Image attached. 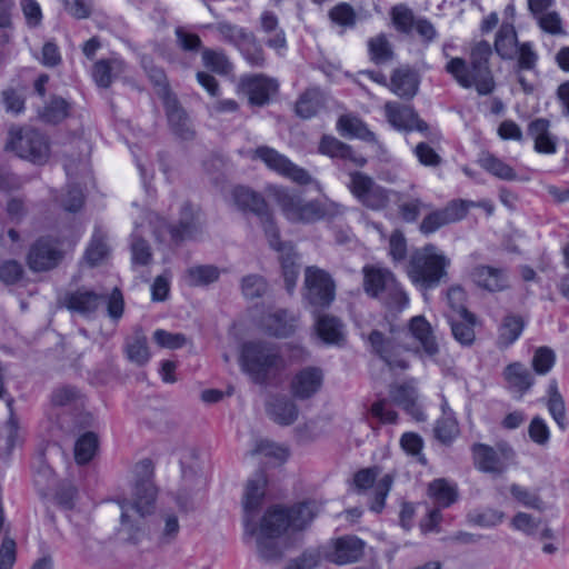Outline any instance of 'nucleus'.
Returning a JSON list of instances; mask_svg holds the SVG:
<instances>
[{"instance_id": "1", "label": "nucleus", "mask_w": 569, "mask_h": 569, "mask_svg": "<svg viewBox=\"0 0 569 569\" xmlns=\"http://www.w3.org/2000/svg\"><path fill=\"white\" fill-rule=\"evenodd\" d=\"M266 486L263 471H258L247 482L243 500L246 531L256 536L258 553L262 559L277 560L292 546L291 536L305 530L317 517L320 507L316 501H305L289 508L272 506L256 527L250 523L249 515L259 508Z\"/></svg>"}, {"instance_id": "2", "label": "nucleus", "mask_w": 569, "mask_h": 569, "mask_svg": "<svg viewBox=\"0 0 569 569\" xmlns=\"http://www.w3.org/2000/svg\"><path fill=\"white\" fill-rule=\"evenodd\" d=\"M231 197L239 210L250 211L259 218L270 247L279 252L286 289L291 293L300 272L299 258L291 243L280 241L278 227L264 198L244 186L234 187Z\"/></svg>"}, {"instance_id": "3", "label": "nucleus", "mask_w": 569, "mask_h": 569, "mask_svg": "<svg viewBox=\"0 0 569 569\" xmlns=\"http://www.w3.org/2000/svg\"><path fill=\"white\" fill-rule=\"evenodd\" d=\"M451 44L445 43L442 54L448 59L445 71L463 89H475L479 96H489L497 88L490 59L492 48L486 40L477 41L469 52V60L461 57H450Z\"/></svg>"}, {"instance_id": "4", "label": "nucleus", "mask_w": 569, "mask_h": 569, "mask_svg": "<svg viewBox=\"0 0 569 569\" xmlns=\"http://www.w3.org/2000/svg\"><path fill=\"white\" fill-rule=\"evenodd\" d=\"M239 365L249 379L260 386H268L280 378L286 360L280 348L264 340L247 341L241 346Z\"/></svg>"}, {"instance_id": "5", "label": "nucleus", "mask_w": 569, "mask_h": 569, "mask_svg": "<svg viewBox=\"0 0 569 569\" xmlns=\"http://www.w3.org/2000/svg\"><path fill=\"white\" fill-rule=\"evenodd\" d=\"M273 198L287 220L295 223H315L345 213L346 208L328 198L306 200L283 188L273 189Z\"/></svg>"}, {"instance_id": "6", "label": "nucleus", "mask_w": 569, "mask_h": 569, "mask_svg": "<svg viewBox=\"0 0 569 569\" xmlns=\"http://www.w3.org/2000/svg\"><path fill=\"white\" fill-rule=\"evenodd\" d=\"M137 481L133 491L132 502L126 500L120 502L121 525L127 532L128 539L137 543L144 535L140 526H136L130 521L129 510H134L140 517H144L152 512L157 497V489L152 481L153 466L151 460L144 459L136 466Z\"/></svg>"}, {"instance_id": "7", "label": "nucleus", "mask_w": 569, "mask_h": 569, "mask_svg": "<svg viewBox=\"0 0 569 569\" xmlns=\"http://www.w3.org/2000/svg\"><path fill=\"white\" fill-rule=\"evenodd\" d=\"M450 260L433 244H426L415 250L407 266V274L411 282L421 290L438 287L447 277Z\"/></svg>"}, {"instance_id": "8", "label": "nucleus", "mask_w": 569, "mask_h": 569, "mask_svg": "<svg viewBox=\"0 0 569 569\" xmlns=\"http://www.w3.org/2000/svg\"><path fill=\"white\" fill-rule=\"evenodd\" d=\"M363 289L367 295L380 300L389 308L402 309L408 302V296L397 281L395 274L381 267H363Z\"/></svg>"}, {"instance_id": "9", "label": "nucleus", "mask_w": 569, "mask_h": 569, "mask_svg": "<svg viewBox=\"0 0 569 569\" xmlns=\"http://www.w3.org/2000/svg\"><path fill=\"white\" fill-rule=\"evenodd\" d=\"M7 147L20 158L38 164L47 162L50 154L48 139L41 132L30 128L10 131Z\"/></svg>"}, {"instance_id": "10", "label": "nucleus", "mask_w": 569, "mask_h": 569, "mask_svg": "<svg viewBox=\"0 0 569 569\" xmlns=\"http://www.w3.org/2000/svg\"><path fill=\"white\" fill-rule=\"evenodd\" d=\"M471 450L476 468L495 476L503 473L516 457L512 447L505 441L498 442L495 447L475 443Z\"/></svg>"}, {"instance_id": "11", "label": "nucleus", "mask_w": 569, "mask_h": 569, "mask_svg": "<svg viewBox=\"0 0 569 569\" xmlns=\"http://www.w3.org/2000/svg\"><path fill=\"white\" fill-rule=\"evenodd\" d=\"M348 187L350 192L366 208L375 211L387 208L390 202V191L369 177L368 174L355 171L350 174Z\"/></svg>"}, {"instance_id": "12", "label": "nucleus", "mask_w": 569, "mask_h": 569, "mask_svg": "<svg viewBox=\"0 0 569 569\" xmlns=\"http://www.w3.org/2000/svg\"><path fill=\"white\" fill-rule=\"evenodd\" d=\"M63 258L64 250L58 239L41 237L30 247L27 262L32 271L41 272L57 268Z\"/></svg>"}, {"instance_id": "13", "label": "nucleus", "mask_w": 569, "mask_h": 569, "mask_svg": "<svg viewBox=\"0 0 569 569\" xmlns=\"http://www.w3.org/2000/svg\"><path fill=\"white\" fill-rule=\"evenodd\" d=\"M252 159L261 160L270 170L289 178L299 184H309L312 181L308 171L296 166L286 156L279 153L273 148L267 146L258 147L253 151Z\"/></svg>"}, {"instance_id": "14", "label": "nucleus", "mask_w": 569, "mask_h": 569, "mask_svg": "<svg viewBox=\"0 0 569 569\" xmlns=\"http://www.w3.org/2000/svg\"><path fill=\"white\" fill-rule=\"evenodd\" d=\"M305 286L307 300L317 307H328L335 299L336 286L331 276L318 268L308 267L305 271Z\"/></svg>"}, {"instance_id": "15", "label": "nucleus", "mask_w": 569, "mask_h": 569, "mask_svg": "<svg viewBox=\"0 0 569 569\" xmlns=\"http://www.w3.org/2000/svg\"><path fill=\"white\" fill-rule=\"evenodd\" d=\"M388 123L402 132L418 131L429 137V126L422 120L411 104L387 101L383 106Z\"/></svg>"}, {"instance_id": "16", "label": "nucleus", "mask_w": 569, "mask_h": 569, "mask_svg": "<svg viewBox=\"0 0 569 569\" xmlns=\"http://www.w3.org/2000/svg\"><path fill=\"white\" fill-rule=\"evenodd\" d=\"M378 472L379 469L377 467L361 469L356 472L353 483L360 491L367 490L371 487L375 488V496L370 505V509L379 513L385 508V501L391 490L393 477L391 475H385L376 482Z\"/></svg>"}, {"instance_id": "17", "label": "nucleus", "mask_w": 569, "mask_h": 569, "mask_svg": "<svg viewBox=\"0 0 569 569\" xmlns=\"http://www.w3.org/2000/svg\"><path fill=\"white\" fill-rule=\"evenodd\" d=\"M368 342L371 352L377 355L390 369L406 370L409 368V362L403 356V348L393 338L372 330L368 336Z\"/></svg>"}, {"instance_id": "18", "label": "nucleus", "mask_w": 569, "mask_h": 569, "mask_svg": "<svg viewBox=\"0 0 569 569\" xmlns=\"http://www.w3.org/2000/svg\"><path fill=\"white\" fill-rule=\"evenodd\" d=\"M106 298L107 295L81 287L64 292L59 303L71 312L89 318L106 302Z\"/></svg>"}, {"instance_id": "19", "label": "nucleus", "mask_w": 569, "mask_h": 569, "mask_svg": "<svg viewBox=\"0 0 569 569\" xmlns=\"http://www.w3.org/2000/svg\"><path fill=\"white\" fill-rule=\"evenodd\" d=\"M298 313L288 309L269 310L260 320L264 332L276 338H287L298 328Z\"/></svg>"}, {"instance_id": "20", "label": "nucleus", "mask_w": 569, "mask_h": 569, "mask_svg": "<svg viewBox=\"0 0 569 569\" xmlns=\"http://www.w3.org/2000/svg\"><path fill=\"white\" fill-rule=\"evenodd\" d=\"M240 86L249 102L258 107L269 103L271 96L278 90V82L264 74L244 76L240 79Z\"/></svg>"}, {"instance_id": "21", "label": "nucleus", "mask_w": 569, "mask_h": 569, "mask_svg": "<svg viewBox=\"0 0 569 569\" xmlns=\"http://www.w3.org/2000/svg\"><path fill=\"white\" fill-rule=\"evenodd\" d=\"M163 106L168 118L169 126L173 133L182 140H191L196 136L189 116L180 106L176 96L166 92L163 96Z\"/></svg>"}, {"instance_id": "22", "label": "nucleus", "mask_w": 569, "mask_h": 569, "mask_svg": "<svg viewBox=\"0 0 569 569\" xmlns=\"http://www.w3.org/2000/svg\"><path fill=\"white\" fill-rule=\"evenodd\" d=\"M420 87L419 73L409 66L396 68L390 76L388 89L405 101L412 100Z\"/></svg>"}, {"instance_id": "23", "label": "nucleus", "mask_w": 569, "mask_h": 569, "mask_svg": "<svg viewBox=\"0 0 569 569\" xmlns=\"http://www.w3.org/2000/svg\"><path fill=\"white\" fill-rule=\"evenodd\" d=\"M365 549V542L356 536H343L332 542L327 558L337 565H348L358 561Z\"/></svg>"}, {"instance_id": "24", "label": "nucleus", "mask_w": 569, "mask_h": 569, "mask_svg": "<svg viewBox=\"0 0 569 569\" xmlns=\"http://www.w3.org/2000/svg\"><path fill=\"white\" fill-rule=\"evenodd\" d=\"M322 382V371L316 367H307L295 375L290 383V390L295 398L306 400L320 390Z\"/></svg>"}, {"instance_id": "25", "label": "nucleus", "mask_w": 569, "mask_h": 569, "mask_svg": "<svg viewBox=\"0 0 569 569\" xmlns=\"http://www.w3.org/2000/svg\"><path fill=\"white\" fill-rule=\"evenodd\" d=\"M409 332L423 355L435 360L440 352V346L430 322L423 316H416L409 322Z\"/></svg>"}, {"instance_id": "26", "label": "nucleus", "mask_w": 569, "mask_h": 569, "mask_svg": "<svg viewBox=\"0 0 569 569\" xmlns=\"http://www.w3.org/2000/svg\"><path fill=\"white\" fill-rule=\"evenodd\" d=\"M470 277L479 288L489 292L503 291L509 287L507 270L503 268L479 264L472 269Z\"/></svg>"}, {"instance_id": "27", "label": "nucleus", "mask_w": 569, "mask_h": 569, "mask_svg": "<svg viewBox=\"0 0 569 569\" xmlns=\"http://www.w3.org/2000/svg\"><path fill=\"white\" fill-rule=\"evenodd\" d=\"M528 136L533 139L535 151L538 153L553 154L557 152L558 139L550 132V121L537 118L528 124Z\"/></svg>"}, {"instance_id": "28", "label": "nucleus", "mask_w": 569, "mask_h": 569, "mask_svg": "<svg viewBox=\"0 0 569 569\" xmlns=\"http://www.w3.org/2000/svg\"><path fill=\"white\" fill-rule=\"evenodd\" d=\"M200 213L191 204L186 203L180 211V219L177 226H167L170 239L179 242L184 238L193 237L200 229Z\"/></svg>"}, {"instance_id": "29", "label": "nucleus", "mask_w": 569, "mask_h": 569, "mask_svg": "<svg viewBox=\"0 0 569 569\" xmlns=\"http://www.w3.org/2000/svg\"><path fill=\"white\" fill-rule=\"evenodd\" d=\"M319 152L330 158L350 161L357 167H363L367 159L355 152L352 148L332 136H323L319 143Z\"/></svg>"}, {"instance_id": "30", "label": "nucleus", "mask_w": 569, "mask_h": 569, "mask_svg": "<svg viewBox=\"0 0 569 569\" xmlns=\"http://www.w3.org/2000/svg\"><path fill=\"white\" fill-rule=\"evenodd\" d=\"M267 413L281 426H290L297 419L299 410L297 405L287 396H274L267 402Z\"/></svg>"}, {"instance_id": "31", "label": "nucleus", "mask_w": 569, "mask_h": 569, "mask_svg": "<svg viewBox=\"0 0 569 569\" xmlns=\"http://www.w3.org/2000/svg\"><path fill=\"white\" fill-rule=\"evenodd\" d=\"M503 379L511 391L525 395L535 383L531 371L521 362L508 365L502 372Z\"/></svg>"}, {"instance_id": "32", "label": "nucleus", "mask_w": 569, "mask_h": 569, "mask_svg": "<svg viewBox=\"0 0 569 569\" xmlns=\"http://www.w3.org/2000/svg\"><path fill=\"white\" fill-rule=\"evenodd\" d=\"M126 69L123 60L118 58L98 60L92 67V78L101 88H108Z\"/></svg>"}, {"instance_id": "33", "label": "nucleus", "mask_w": 569, "mask_h": 569, "mask_svg": "<svg viewBox=\"0 0 569 569\" xmlns=\"http://www.w3.org/2000/svg\"><path fill=\"white\" fill-rule=\"evenodd\" d=\"M519 41L517 31L511 23H502L496 34L495 50L502 60H513L517 57Z\"/></svg>"}, {"instance_id": "34", "label": "nucleus", "mask_w": 569, "mask_h": 569, "mask_svg": "<svg viewBox=\"0 0 569 569\" xmlns=\"http://www.w3.org/2000/svg\"><path fill=\"white\" fill-rule=\"evenodd\" d=\"M337 130L342 137L358 138L367 142H376V134L358 117L345 114L338 119Z\"/></svg>"}, {"instance_id": "35", "label": "nucleus", "mask_w": 569, "mask_h": 569, "mask_svg": "<svg viewBox=\"0 0 569 569\" xmlns=\"http://www.w3.org/2000/svg\"><path fill=\"white\" fill-rule=\"evenodd\" d=\"M124 352L127 358L137 366H144L149 361L151 355L147 337L141 329H137L126 339Z\"/></svg>"}, {"instance_id": "36", "label": "nucleus", "mask_w": 569, "mask_h": 569, "mask_svg": "<svg viewBox=\"0 0 569 569\" xmlns=\"http://www.w3.org/2000/svg\"><path fill=\"white\" fill-rule=\"evenodd\" d=\"M525 326V320L520 316H506L498 330L497 346L500 349L510 347L519 339Z\"/></svg>"}, {"instance_id": "37", "label": "nucleus", "mask_w": 569, "mask_h": 569, "mask_svg": "<svg viewBox=\"0 0 569 569\" xmlns=\"http://www.w3.org/2000/svg\"><path fill=\"white\" fill-rule=\"evenodd\" d=\"M260 27L268 38L266 43L272 49L286 48L287 41L283 30L279 27L278 18L270 11H264L260 17Z\"/></svg>"}, {"instance_id": "38", "label": "nucleus", "mask_w": 569, "mask_h": 569, "mask_svg": "<svg viewBox=\"0 0 569 569\" xmlns=\"http://www.w3.org/2000/svg\"><path fill=\"white\" fill-rule=\"evenodd\" d=\"M207 28L214 30L219 34L221 41L233 46L237 48V50L251 34V31L248 29L228 21H220L216 24H209Z\"/></svg>"}, {"instance_id": "39", "label": "nucleus", "mask_w": 569, "mask_h": 569, "mask_svg": "<svg viewBox=\"0 0 569 569\" xmlns=\"http://www.w3.org/2000/svg\"><path fill=\"white\" fill-rule=\"evenodd\" d=\"M244 61L252 68H264L267 58L264 50L253 32L238 49Z\"/></svg>"}, {"instance_id": "40", "label": "nucleus", "mask_w": 569, "mask_h": 569, "mask_svg": "<svg viewBox=\"0 0 569 569\" xmlns=\"http://www.w3.org/2000/svg\"><path fill=\"white\" fill-rule=\"evenodd\" d=\"M323 106L322 93L318 89H308L296 102V113L303 119L316 116Z\"/></svg>"}, {"instance_id": "41", "label": "nucleus", "mask_w": 569, "mask_h": 569, "mask_svg": "<svg viewBox=\"0 0 569 569\" xmlns=\"http://www.w3.org/2000/svg\"><path fill=\"white\" fill-rule=\"evenodd\" d=\"M547 393H548L547 407H548L549 413L551 415V417L553 418V420L556 421L558 427L561 430H565L567 427L566 407H565L563 398H562L561 393L559 392L558 383L555 379L550 380V382L548 385Z\"/></svg>"}, {"instance_id": "42", "label": "nucleus", "mask_w": 569, "mask_h": 569, "mask_svg": "<svg viewBox=\"0 0 569 569\" xmlns=\"http://www.w3.org/2000/svg\"><path fill=\"white\" fill-rule=\"evenodd\" d=\"M511 526L513 529L519 530L527 536H535L537 533H540V539H547L552 537L551 530L547 527H543L541 531H539L541 520L526 512L516 513L511 520Z\"/></svg>"}, {"instance_id": "43", "label": "nucleus", "mask_w": 569, "mask_h": 569, "mask_svg": "<svg viewBox=\"0 0 569 569\" xmlns=\"http://www.w3.org/2000/svg\"><path fill=\"white\" fill-rule=\"evenodd\" d=\"M429 493L440 508H447L456 502L458 489L445 479H436L429 485Z\"/></svg>"}, {"instance_id": "44", "label": "nucleus", "mask_w": 569, "mask_h": 569, "mask_svg": "<svg viewBox=\"0 0 569 569\" xmlns=\"http://www.w3.org/2000/svg\"><path fill=\"white\" fill-rule=\"evenodd\" d=\"M459 426L453 412H446L435 423V438L442 445H450L459 436Z\"/></svg>"}, {"instance_id": "45", "label": "nucleus", "mask_w": 569, "mask_h": 569, "mask_svg": "<svg viewBox=\"0 0 569 569\" xmlns=\"http://www.w3.org/2000/svg\"><path fill=\"white\" fill-rule=\"evenodd\" d=\"M342 325L340 320L333 316L323 315L317 320V332L318 336L326 343L338 345L342 340Z\"/></svg>"}, {"instance_id": "46", "label": "nucleus", "mask_w": 569, "mask_h": 569, "mask_svg": "<svg viewBox=\"0 0 569 569\" xmlns=\"http://www.w3.org/2000/svg\"><path fill=\"white\" fill-rule=\"evenodd\" d=\"M51 402L54 407H68L78 410L83 407V396L78 389L70 386L57 388L51 395Z\"/></svg>"}, {"instance_id": "47", "label": "nucleus", "mask_w": 569, "mask_h": 569, "mask_svg": "<svg viewBox=\"0 0 569 569\" xmlns=\"http://www.w3.org/2000/svg\"><path fill=\"white\" fill-rule=\"evenodd\" d=\"M480 166L492 176L507 181L517 179L516 171L507 163L491 153H485L479 158Z\"/></svg>"}, {"instance_id": "48", "label": "nucleus", "mask_w": 569, "mask_h": 569, "mask_svg": "<svg viewBox=\"0 0 569 569\" xmlns=\"http://www.w3.org/2000/svg\"><path fill=\"white\" fill-rule=\"evenodd\" d=\"M202 62L206 68L219 74H228L233 66L224 51L203 49L201 52Z\"/></svg>"}, {"instance_id": "49", "label": "nucleus", "mask_w": 569, "mask_h": 569, "mask_svg": "<svg viewBox=\"0 0 569 569\" xmlns=\"http://www.w3.org/2000/svg\"><path fill=\"white\" fill-rule=\"evenodd\" d=\"M98 449V438L93 432L83 433L74 445V459L77 463H88Z\"/></svg>"}, {"instance_id": "50", "label": "nucleus", "mask_w": 569, "mask_h": 569, "mask_svg": "<svg viewBox=\"0 0 569 569\" xmlns=\"http://www.w3.org/2000/svg\"><path fill=\"white\" fill-rule=\"evenodd\" d=\"M69 112V103L60 98H52L39 112L41 120L48 123H58L62 121Z\"/></svg>"}, {"instance_id": "51", "label": "nucleus", "mask_w": 569, "mask_h": 569, "mask_svg": "<svg viewBox=\"0 0 569 569\" xmlns=\"http://www.w3.org/2000/svg\"><path fill=\"white\" fill-rule=\"evenodd\" d=\"M451 332L453 338L462 346H471L476 339V333L473 330V326L476 323V317L473 319H463L455 320L453 318L449 319Z\"/></svg>"}, {"instance_id": "52", "label": "nucleus", "mask_w": 569, "mask_h": 569, "mask_svg": "<svg viewBox=\"0 0 569 569\" xmlns=\"http://www.w3.org/2000/svg\"><path fill=\"white\" fill-rule=\"evenodd\" d=\"M391 20L395 28L401 32L409 34L413 30V26L416 23V19L412 10L403 4L399 3L391 8L390 11Z\"/></svg>"}, {"instance_id": "53", "label": "nucleus", "mask_w": 569, "mask_h": 569, "mask_svg": "<svg viewBox=\"0 0 569 569\" xmlns=\"http://www.w3.org/2000/svg\"><path fill=\"white\" fill-rule=\"evenodd\" d=\"M368 49L371 60L377 63H386L392 59L393 51L385 34H378L368 41Z\"/></svg>"}, {"instance_id": "54", "label": "nucleus", "mask_w": 569, "mask_h": 569, "mask_svg": "<svg viewBox=\"0 0 569 569\" xmlns=\"http://www.w3.org/2000/svg\"><path fill=\"white\" fill-rule=\"evenodd\" d=\"M219 269L214 266H196L187 271V281L190 286H207L219 279Z\"/></svg>"}, {"instance_id": "55", "label": "nucleus", "mask_w": 569, "mask_h": 569, "mask_svg": "<svg viewBox=\"0 0 569 569\" xmlns=\"http://www.w3.org/2000/svg\"><path fill=\"white\" fill-rule=\"evenodd\" d=\"M412 151L419 163L423 167L437 168L442 163V157L438 149L429 142L422 141L417 143Z\"/></svg>"}, {"instance_id": "56", "label": "nucleus", "mask_w": 569, "mask_h": 569, "mask_svg": "<svg viewBox=\"0 0 569 569\" xmlns=\"http://www.w3.org/2000/svg\"><path fill=\"white\" fill-rule=\"evenodd\" d=\"M322 561V555L319 549L310 548L300 556L291 559L284 569H317Z\"/></svg>"}, {"instance_id": "57", "label": "nucleus", "mask_w": 569, "mask_h": 569, "mask_svg": "<svg viewBox=\"0 0 569 569\" xmlns=\"http://www.w3.org/2000/svg\"><path fill=\"white\" fill-rule=\"evenodd\" d=\"M556 362V355L549 347H539L536 349L531 366L537 375H547Z\"/></svg>"}, {"instance_id": "58", "label": "nucleus", "mask_w": 569, "mask_h": 569, "mask_svg": "<svg viewBox=\"0 0 569 569\" xmlns=\"http://www.w3.org/2000/svg\"><path fill=\"white\" fill-rule=\"evenodd\" d=\"M131 258L133 264L140 266H147L152 260L149 243L137 233H133L131 238Z\"/></svg>"}, {"instance_id": "59", "label": "nucleus", "mask_w": 569, "mask_h": 569, "mask_svg": "<svg viewBox=\"0 0 569 569\" xmlns=\"http://www.w3.org/2000/svg\"><path fill=\"white\" fill-rule=\"evenodd\" d=\"M466 292L459 286H453L447 291L448 306L457 312L460 318L473 319V313L469 312L465 307Z\"/></svg>"}, {"instance_id": "60", "label": "nucleus", "mask_w": 569, "mask_h": 569, "mask_svg": "<svg viewBox=\"0 0 569 569\" xmlns=\"http://www.w3.org/2000/svg\"><path fill=\"white\" fill-rule=\"evenodd\" d=\"M510 493L519 503H521L526 508H531L536 510H542L543 508V502L539 495L533 491H530L525 487L513 483L510 487Z\"/></svg>"}, {"instance_id": "61", "label": "nucleus", "mask_w": 569, "mask_h": 569, "mask_svg": "<svg viewBox=\"0 0 569 569\" xmlns=\"http://www.w3.org/2000/svg\"><path fill=\"white\" fill-rule=\"evenodd\" d=\"M329 17L332 22L342 28H352L356 24L357 19L353 8L346 2L333 7L329 12Z\"/></svg>"}, {"instance_id": "62", "label": "nucleus", "mask_w": 569, "mask_h": 569, "mask_svg": "<svg viewBox=\"0 0 569 569\" xmlns=\"http://www.w3.org/2000/svg\"><path fill=\"white\" fill-rule=\"evenodd\" d=\"M108 252V246L104 240V236L100 232H96L92 240L86 251V259L91 266H96L102 261Z\"/></svg>"}, {"instance_id": "63", "label": "nucleus", "mask_w": 569, "mask_h": 569, "mask_svg": "<svg viewBox=\"0 0 569 569\" xmlns=\"http://www.w3.org/2000/svg\"><path fill=\"white\" fill-rule=\"evenodd\" d=\"M503 518L505 513L502 511L490 508L469 515V519L472 523L485 528L498 526L502 522Z\"/></svg>"}, {"instance_id": "64", "label": "nucleus", "mask_w": 569, "mask_h": 569, "mask_svg": "<svg viewBox=\"0 0 569 569\" xmlns=\"http://www.w3.org/2000/svg\"><path fill=\"white\" fill-rule=\"evenodd\" d=\"M538 26L547 33L559 36L565 34L562 20L556 11H547L535 17Z\"/></svg>"}]
</instances>
